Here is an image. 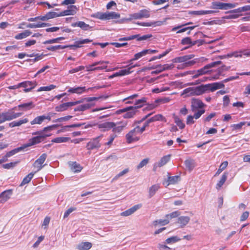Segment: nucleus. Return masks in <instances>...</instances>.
Wrapping results in <instances>:
<instances>
[{"label": "nucleus", "instance_id": "49", "mask_svg": "<svg viewBox=\"0 0 250 250\" xmlns=\"http://www.w3.org/2000/svg\"><path fill=\"white\" fill-rule=\"evenodd\" d=\"M182 95H186V96H194L193 87L185 89L183 90Z\"/></svg>", "mask_w": 250, "mask_h": 250}, {"label": "nucleus", "instance_id": "31", "mask_svg": "<svg viewBox=\"0 0 250 250\" xmlns=\"http://www.w3.org/2000/svg\"><path fill=\"white\" fill-rule=\"evenodd\" d=\"M228 175V172H225L223 173L220 180L216 184V188L217 189H220V188L222 187L227 179Z\"/></svg>", "mask_w": 250, "mask_h": 250}, {"label": "nucleus", "instance_id": "58", "mask_svg": "<svg viewBox=\"0 0 250 250\" xmlns=\"http://www.w3.org/2000/svg\"><path fill=\"white\" fill-rule=\"evenodd\" d=\"M179 215V212L178 211H175L174 212H172L171 213L168 214L166 215V218H167V219H168L169 221L173 218H175L177 216H178Z\"/></svg>", "mask_w": 250, "mask_h": 250}, {"label": "nucleus", "instance_id": "61", "mask_svg": "<svg viewBox=\"0 0 250 250\" xmlns=\"http://www.w3.org/2000/svg\"><path fill=\"white\" fill-rule=\"evenodd\" d=\"M76 210V208L75 207H71L69 208H68L67 210H66L64 213L63 218H66L73 211H75Z\"/></svg>", "mask_w": 250, "mask_h": 250}, {"label": "nucleus", "instance_id": "41", "mask_svg": "<svg viewBox=\"0 0 250 250\" xmlns=\"http://www.w3.org/2000/svg\"><path fill=\"white\" fill-rule=\"evenodd\" d=\"M24 148H25L23 145L22 146H21V147L14 149L9 151L8 152H7L6 154V157H10L14 155L16 153L20 152V151L23 150Z\"/></svg>", "mask_w": 250, "mask_h": 250}, {"label": "nucleus", "instance_id": "4", "mask_svg": "<svg viewBox=\"0 0 250 250\" xmlns=\"http://www.w3.org/2000/svg\"><path fill=\"white\" fill-rule=\"evenodd\" d=\"M50 136V134H42L29 139L28 143L23 145L24 148L31 146L42 142L45 138Z\"/></svg>", "mask_w": 250, "mask_h": 250}, {"label": "nucleus", "instance_id": "38", "mask_svg": "<svg viewBox=\"0 0 250 250\" xmlns=\"http://www.w3.org/2000/svg\"><path fill=\"white\" fill-rule=\"evenodd\" d=\"M212 8L216 9L226 10L225 3L221 2H213L212 3Z\"/></svg>", "mask_w": 250, "mask_h": 250}, {"label": "nucleus", "instance_id": "19", "mask_svg": "<svg viewBox=\"0 0 250 250\" xmlns=\"http://www.w3.org/2000/svg\"><path fill=\"white\" fill-rule=\"evenodd\" d=\"M87 91L85 86H77L70 87L68 89V92L70 93H76L77 94H81Z\"/></svg>", "mask_w": 250, "mask_h": 250}, {"label": "nucleus", "instance_id": "60", "mask_svg": "<svg viewBox=\"0 0 250 250\" xmlns=\"http://www.w3.org/2000/svg\"><path fill=\"white\" fill-rule=\"evenodd\" d=\"M205 112V110L204 109H199L197 112H195L193 115V117L195 119H199L202 114Z\"/></svg>", "mask_w": 250, "mask_h": 250}, {"label": "nucleus", "instance_id": "9", "mask_svg": "<svg viewBox=\"0 0 250 250\" xmlns=\"http://www.w3.org/2000/svg\"><path fill=\"white\" fill-rule=\"evenodd\" d=\"M82 102L78 101L63 103L55 107V109L57 112H62L66 110L69 107L76 105L80 104Z\"/></svg>", "mask_w": 250, "mask_h": 250}, {"label": "nucleus", "instance_id": "50", "mask_svg": "<svg viewBox=\"0 0 250 250\" xmlns=\"http://www.w3.org/2000/svg\"><path fill=\"white\" fill-rule=\"evenodd\" d=\"M146 55L145 50H144L142 51L139 52L138 53H136L134 55V58L130 60H129V62H131L133 61H136L141 58L142 57L145 56Z\"/></svg>", "mask_w": 250, "mask_h": 250}, {"label": "nucleus", "instance_id": "64", "mask_svg": "<svg viewBox=\"0 0 250 250\" xmlns=\"http://www.w3.org/2000/svg\"><path fill=\"white\" fill-rule=\"evenodd\" d=\"M238 28L241 32L250 31V26H249L241 25Z\"/></svg>", "mask_w": 250, "mask_h": 250}, {"label": "nucleus", "instance_id": "34", "mask_svg": "<svg viewBox=\"0 0 250 250\" xmlns=\"http://www.w3.org/2000/svg\"><path fill=\"white\" fill-rule=\"evenodd\" d=\"M49 25L48 23L39 22L37 23H29L27 25L26 27L30 28H36L48 26Z\"/></svg>", "mask_w": 250, "mask_h": 250}, {"label": "nucleus", "instance_id": "29", "mask_svg": "<svg viewBox=\"0 0 250 250\" xmlns=\"http://www.w3.org/2000/svg\"><path fill=\"white\" fill-rule=\"evenodd\" d=\"M72 26H78L84 30H88L90 28L89 24H86L84 22L80 21L72 24Z\"/></svg>", "mask_w": 250, "mask_h": 250}, {"label": "nucleus", "instance_id": "63", "mask_svg": "<svg viewBox=\"0 0 250 250\" xmlns=\"http://www.w3.org/2000/svg\"><path fill=\"white\" fill-rule=\"evenodd\" d=\"M152 37L151 35L147 34L145 35L142 36H140L139 34V37L136 38L137 40L138 41L146 40Z\"/></svg>", "mask_w": 250, "mask_h": 250}, {"label": "nucleus", "instance_id": "10", "mask_svg": "<svg viewBox=\"0 0 250 250\" xmlns=\"http://www.w3.org/2000/svg\"><path fill=\"white\" fill-rule=\"evenodd\" d=\"M127 125V121H122L116 123H114V126L112 128V131L114 133L113 134L116 135V134L121 133Z\"/></svg>", "mask_w": 250, "mask_h": 250}, {"label": "nucleus", "instance_id": "45", "mask_svg": "<svg viewBox=\"0 0 250 250\" xmlns=\"http://www.w3.org/2000/svg\"><path fill=\"white\" fill-rule=\"evenodd\" d=\"M228 162L227 161L223 162L220 166L218 170L215 174V176L219 175L221 172L224 170L228 166Z\"/></svg>", "mask_w": 250, "mask_h": 250}, {"label": "nucleus", "instance_id": "28", "mask_svg": "<svg viewBox=\"0 0 250 250\" xmlns=\"http://www.w3.org/2000/svg\"><path fill=\"white\" fill-rule=\"evenodd\" d=\"M172 118L174 119V123L179 127L180 129H183L185 128V124L183 123V120L180 119L178 116L176 115L175 114H173L172 115Z\"/></svg>", "mask_w": 250, "mask_h": 250}, {"label": "nucleus", "instance_id": "17", "mask_svg": "<svg viewBox=\"0 0 250 250\" xmlns=\"http://www.w3.org/2000/svg\"><path fill=\"white\" fill-rule=\"evenodd\" d=\"M92 42L88 39H83L79 41H76L74 44L67 45V47H69L71 49H74V48H80L83 46V44L89 43Z\"/></svg>", "mask_w": 250, "mask_h": 250}, {"label": "nucleus", "instance_id": "18", "mask_svg": "<svg viewBox=\"0 0 250 250\" xmlns=\"http://www.w3.org/2000/svg\"><path fill=\"white\" fill-rule=\"evenodd\" d=\"M77 8L75 5H71L67 7V9L61 12L62 16L67 15H74L77 12Z\"/></svg>", "mask_w": 250, "mask_h": 250}, {"label": "nucleus", "instance_id": "40", "mask_svg": "<svg viewBox=\"0 0 250 250\" xmlns=\"http://www.w3.org/2000/svg\"><path fill=\"white\" fill-rule=\"evenodd\" d=\"M250 11V5H246V6H243L242 7H239L237 9L228 12V13H240V12H242L243 11Z\"/></svg>", "mask_w": 250, "mask_h": 250}, {"label": "nucleus", "instance_id": "14", "mask_svg": "<svg viewBox=\"0 0 250 250\" xmlns=\"http://www.w3.org/2000/svg\"><path fill=\"white\" fill-rule=\"evenodd\" d=\"M114 126V123L106 122L97 124V126L102 131H106L111 129Z\"/></svg>", "mask_w": 250, "mask_h": 250}, {"label": "nucleus", "instance_id": "11", "mask_svg": "<svg viewBox=\"0 0 250 250\" xmlns=\"http://www.w3.org/2000/svg\"><path fill=\"white\" fill-rule=\"evenodd\" d=\"M191 109L192 112H195L197 109H202L205 104L198 99L193 98L191 102Z\"/></svg>", "mask_w": 250, "mask_h": 250}, {"label": "nucleus", "instance_id": "46", "mask_svg": "<svg viewBox=\"0 0 250 250\" xmlns=\"http://www.w3.org/2000/svg\"><path fill=\"white\" fill-rule=\"evenodd\" d=\"M43 115L39 116L36 117L33 121L30 122L31 125H33L35 124L41 125L43 121Z\"/></svg>", "mask_w": 250, "mask_h": 250}, {"label": "nucleus", "instance_id": "1", "mask_svg": "<svg viewBox=\"0 0 250 250\" xmlns=\"http://www.w3.org/2000/svg\"><path fill=\"white\" fill-rule=\"evenodd\" d=\"M225 85L222 83H214L206 84H202L198 86L193 87L194 95L199 96L208 91L213 92L217 89L224 88Z\"/></svg>", "mask_w": 250, "mask_h": 250}, {"label": "nucleus", "instance_id": "2", "mask_svg": "<svg viewBox=\"0 0 250 250\" xmlns=\"http://www.w3.org/2000/svg\"><path fill=\"white\" fill-rule=\"evenodd\" d=\"M142 133L139 129V126H136L126 134L125 137L126 142L128 144L135 142L139 140V135Z\"/></svg>", "mask_w": 250, "mask_h": 250}, {"label": "nucleus", "instance_id": "8", "mask_svg": "<svg viewBox=\"0 0 250 250\" xmlns=\"http://www.w3.org/2000/svg\"><path fill=\"white\" fill-rule=\"evenodd\" d=\"M4 121H11L13 119H16L22 114V113H15L13 111V109H9L8 111L2 113Z\"/></svg>", "mask_w": 250, "mask_h": 250}, {"label": "nucleus", "instance_id": "32", "mask_svg": "<svg viewBox=\"0 0 250 250\" xmlns=\"http://www.w3.org/2000/svg\"><path fill=\"white\" fill-rule=\"evenodd\" d=\"M159 188L160 185L159 184H155L151 186L148 190L149 197L151 198L153 197Z\"/></svg>", "mask_w": 250, "mask_h": 250}, {"label": "nucleus", "instance_id": "15", "mask_svg": "<svg viewBox=\"0 0 250 250\" xmlns=\"http://www.w3.org/2000/svg\"><path fill=\"white\" fill-rule=\"evenodd\" d=\"M12 194V190H6L0 194V203L3 204L7 201Z\"/></svg>", "mask_w": 250, "mask_h": 250}, {"label": "nucleus", "instance_id": "5", "mask_svg": "<svg viewBox=\"0 0 250 250\" xmlns=\"http://www.w3.org/2000/svg\"><path fill=\"white\" fill-rule=\"evenodd\" d=\"M221 62V61H220L212 62L206 65L203 67L198 69V72H199L201 76L210 74L212 72V70L210 69L217 65L220 64Z\"/></svg>", "mask_w": 250, "mask_h": 250}, {"label": "nucleus", "instance_id": "56", "mask_svg": "<svg viewBox=\"0 0 250 250\" xmlns=\"http://www.w3.org/2000/svg\"><path fill=\"white\" fill-rule=\"evenodd\" d=\"M72 118V116L68 115L65 117H61L53 121V123L62 122L68 121Z\"/></svg>", "mask_w": 250, "mask_h": 250}, {"label": "nucleus", "instance_id": "7", "mask_svg": "<svg viewBox=\"0 0 250 250\" xmlns=\"http://www.w3.org/2000/svg\"><path fill=\"white\" fill-rule=\"evenodd\" d=\"M47 154L46 153H43L38 159L35 161L33 165V167L36 169L35 173L39 171L44 167L45 164L43 165V163L45 162Z\"/></svg>", "mask_w": 250, "mask_h": 250}, {"label": "nucleus", "instance_id": "3", "mask_svg": "<svg viewBox=\"0 0 250 250\" xmlns=\"http://www.w3.org/2000/svg\"><path fill=\"white\" fill-rule=\"evenodd\" d=\"M150 17L149 11L146 9H143L139 11L138 13H134L130 15V18L126 19H123L120 21V23L123 22L124 21H131L133 19H141L142 18H147Z\"/></svg>", "mask_w": 250, "mask_h": 250}, {"label": "nucleus", "instance_id": "57", "mask_svg": "<svg viewBox=\"0 0 250 250\" xmlns=\"http://www.w3.org/2000/svg\"><path fill=\"white\" fill-rule=\"evenodd\" d=\"M46 14L48 20L54 18L62 16L61 15V12L58 14L55 12H49Z\"/></svg>", "mask_w": 250, "mask_h": 250}, {"label": "nucleus", "instance_id": "35", "mask_svg": "<svg viewBox=\"0 0 250 250\" xmlns=\"http://www.w3.org/2000/svg\"><path fill=\"white\" fill-rule=\"evenodd\" d=\"M184 164L185 165L186 168L189 171H191L195 167L194 161L191 159H188L186 160L185 161Z\"/></svg>", "mask_w": 250, "mask_h": 250}, {"label": "nucleus", "instance_id": "39", "mask_svg": "<svg viewBox=\"0 0 250 250\" xmlns=\"http://www.w3.org/2000/svg\"><path fill=\"white\" fill-rule=\"evenodd\" d=\"M35 173L34 172H31L29 174H28L25 177L23 178L22 181L20 184V186H23V185L29 183L31 181V179L33 178Z\"/></svg>", "mask_w": 250, "mask_h": 250}, {"label": "nucleus", "instance_id": "33", "mask_svg": "<svg viewBox=\"0 0 250 250\" xmlns=\"http://www.w3.org/2000/svg\"><path fill=\"white\" fill-rule=\"evenodd\" d=\"M32 32L29 30H24L23 32L17 34L15 36L16 40H21L29 36Z\"/></svg>", "mask_w": 250, "mask_h": 250}, {"label": "nucleus", "instance_id": "26", "mask_svg": "<svg viewBox=\"0 0 250 250\" xmlns=\"http://www.w3.org/2000/svg\"><path fill=\"white\" fill-rule=\"evenodd\" d=\"M28 122L27 118H24L19 121H13L9 124V126L10 127H14L15 126H19L22 124H26Z\"/></svg>", "mask_w": 250, "mask_h": 250}, {"label": "nucleus", "instance_id": "16", "mask_svg": "<svg viewBox=\"0 0 250 250\" xmlns=\"http://www.w3.org/2000/svg\"><path fill=\"white\" fill-rule=\"evenodd\" d=\"M142 207V204L136 205L131 208L122 212L121 215L122 216H128L134 213L136 210L140 209Z\"/></svg>", "mask_w": 250, "mask_h": 250}, {"label": "nucleus", "instance_id": "21", "mask_svg": "<svg viewBox=\"0 0 250 250\" xmlns=\"http://www.w3.org/2000/svg\"><path fill=\"white\" fill-rule=\"evenodd\" d=\"M20 87H23L25 88L24 90L25 92H29L35 86V83L29 81H26L20 83Z\"/></svg>", "mask_w": 250, "mask_h": 250}, {"label": "nucleus", "instance_id": "13", "mask_svg": "<svg viewBox=\"0 0 250 250\" xmlns=\"http://www.w3.org/2000/svg\"><path fill=\"white\" fill-rule=\"evenodd\" d=\"M171 155L170 154L163 156L158 163H155L153 166V170L155 171L158 167H162L170 161Z\"/></svg>", "mask_w": 250, "mask_h": 250}, {"label": "nucleus", "instance_id": "23", "mask_svg": "<svg viewBox=\"0 0 250 250\" xmlns=\"http://www.w3.org/2000/svg\"><path fill=\"white\" fill-rule=\"evenodd\" d=\"M189 217L182 216L178 218L177 223L180 225L181 228H183L189 223Z\"/></svg>", "mask_w": 250, "mask_h": 250}, {"label": "nucleus", "instance_id": "25", "mask_svg": "<svg viewBox=\"0 0 250 250\" xmlns=\"http://www.w3.org/2000/svg\"><path fill=\"white\" fill-rule=\"evenodd\" d=\"M69 166L71 170L74 172H79L83 169V167L81 166V165L78 164L76 162H69Z\"/></svg>", "mask_w": 250, "mask_h": 250}, {"label": "nucleus", "instance_id": "24", "mask_svg": "<svg viewBox=\"0 0 250 250\" xmlns=\"http://www.w3.org/2000/svg\"><path fill=\"white\" fill-rule=\"evenodd\" d=\"M131 72H132V71H129V70L123 69V70H120L119 72H116V73H114L113 74L109 76L108 78H109V79H112L116 77L123 76L129 74Z\"/></svg>", "mask_w": 250, "mask_h": 250}, {"label": "nucleus", "instance_id": "42", "mask_svg": "<svg viewBox=\"0 0 250 250\" xmlns=\"http://www.w3.org/2000/svg\"><path fill=\"white\" fill-rule=\"evenodd\" d=\"M91 107V105L89 104H83L80 105L79 106L76 107L74 109L75 111H85Z\"/></svg>", "mask_w": 250, "mask_h": 250}, {"label": "nucleus", "instance_id": "20", "mask_svg": "<svg viewBox=\"0 0 250 250\" xmlns=\"http://www.w3.org/2000/svg\"><path fill=\"white\" fill-rule=\"evenodd\" d=\"M194 57V55L192 54H190L188 55H185L183 56L178 57L174 58L173 60L174 62H186L187 61L191 59Z\"/></svg>", "mask_w": 250, "mask_h": 250}, {"label": "nucleus", "instance_id": "59", "mask_svg": "<svg viewBox=\"0 0 250 250\" xmlns=\"http://www.w3.org/2000/svg\"><path fill=\"white\" fill-rule=\"evenodd\" d=\"M18 163V162H11L3 165L2 167L5 169H10L15 167Z\"/></svg>", "mask_w": 250, "mask_h": 250}, {"label": "nucleus", "instance_id": "22", "mask_svg": "<svg viewBox=\"0 0 250 250\" xmlns=\"http://www.w3.org/2000/svg\"><path fill=\"white\" fill-rule=\"evenodd\" d=\"M34 107V105L33 104V103L32 102L24 103L18 105L19 109L22 110L23 111L29 110L32 109Z\"/></svg>", "mask_w": 250, "mask_h": 250}, {"label": "nucleus", "instance_id": "30", "mask_svg": "<svg viewBox=\"0 0 250 250\" xmlns=\"http://www.w3.org/2000/svg\"><path fill=\"white\" fill-rule=\"evenodd\" d=\"M147 102V98L143 97L140 99L136 100L133 107H135V109L137 110L138 108L142 107Z\"/></svg>", "mask_w": 250, "mask_h": 250}, {"label": "nucleus", "instance_id": "52", "mask_svg": "<svg viewBox=\"0 0 250 250\" xmlns=\"http://www.w3.org/2000/svg\"><path fill=\"white\" fill-rule=\"evenodd\" d=\"M139 96L138 94H135L131 96H130L124 99V101L125 102V104H132L133 103V100Z\"/></svg>", "mask_w": 250, "mask_h": 250}, {"label": "nucleus", "instance_id": "47", "mask_svg": "<svg viewBox=\"0 0 250 250\" xmlns=\"http://www.w3.org/2000/svg\"><path fill=\"white\" fill-rule=\"evenodd\" d=\"M66 48H67V46H66V45L62 46V45H55V46H48L46 48V49L49 51H55L57 50L62 49H64Z\"/></svg>", "mask_w": 250, "mask_h": 250}, {"label": "nucleus", "instance_id": "36", "mask_svg": "<svg viewBox=\"0 0 250 250\" xmlns=\"http://www.w3.org/2000/svg\"><path fill=\"white\" fill-rule=\"evenodd\" d=\"M180 180V177L179 176H169L168 177L167 182V186L171 184H175Z\"/></svg>", "mask_w": 250, "mask_h": 250}, {"label": "nucleus", "instance_id": "51", "mask_svg": "<svg viewBox=\"0 0 250 250\" xmlns=\"http://www.w3.org/2000/svg\"><path fill=\"white\" fill-rule=\"evenodd\" d=\"M181 240L177 236H173L168 238L166 240V243L167 244L174 243Z\"/></svg>", "mask_w": 250, "mask_h": 250}, {"label": "nucleus", "instance_id": "62", "mask_svg": "<svg viewBox=\"0 0 250 250\" xmlns=\"http://www.w3.org/2000/svg\"><path fill=\"white\" fill-rule=\"evenodd\" d=\"M148 159L146 158L143 160L137 166V169H140L145 166H146L148 162Z\"/></svg>", "mask_w": 250, "mask_h": 250}, {"label": "nucleus", "instance_id": "37", "mask_svg": "<svg viewBox=\"0 0 250 250\" xmlns=\"http://www.w3.org/2000/svg\"><path fill=\"white\" fill-rule=\"evenodd\" d=\"M120 17V14L115 12H106V20L117 19Z\"/></svg>", "mask_w": 250, "mask_h": 250}, {"label": "nucleus", "instance_id": "6", "mask_svg": "<svg viewBox=\"0 0 250 250\" xmlns=\"http://www.w3.org/2000/svg\"><path fill=\"white\" fill-rule=\"evenodd\" d=\"M103 137V135H100L96 138H93L87 143L86 145V148L88 150H92L94 149H98L101 147V144L100 142Z\"/></svg>", "mask_w": 250, "mask_h": 250}, {"label": "nucleus", "instance_id": "53", "mask_svg": "<svg viewBox=\"0 0 250 250\" xmlns=\"http://www.w3.org/2000/svg\"><path fill=\"white\" fill-rule=\"evenodd\" d=\"M174 67L173 64H165L164 65L159 64L156 66V68L162 67V70L165 71L167 70H171Z\"/></svg>", "mask_w": 250, "mask_h": 250}, {"label": "nucleus", "instance_id": "44", "mask_svg": "<svg viewBox=\"0 0 250 250\" xmlns=\"http://www.w3.org/2000/svg\"><path fill=\"white\" fill-rule=\"evenodd\" d=\"M181 43L183 45H194L196 43V41L192 42L189 37H186L182 39Z\"/></svg>", "mask_w": 250, "mask_h": 250}, {"label": "nucleus", "instance_id": "54", "mask_svg": "<svg viewBox=\"0 0 250 250\" xmlns=\"http://www.w3.org/2000/svg\"><path fill=\"white\" fill-rule=\"evenodd\" d=\"M225 67H226L225 66H223L221 68H220L218 69V72L216 75H215L214 76H210V80L213 81V80H216L219 79L220 76L222 74V71L225 69L224 68Z\"/></svg>", "mask_w": 250, "mask_h": 250}, {"label": "nucleus", "instance_id": "48", "mask_svg": "<svg viewBox=\"0 0 250 250\" xmlns=\"http://www.w3.org/2000/svg\"><path fill=\"white\" fill-rule=\"evenodd\" d=\"M65 38L64 37H58V38H56V39H51V40H47V41L44 42H43V43L44 44H51V43H57V42H60V41L63 40Z\"/></svg>", "mask_w": 250, "mask_h": 250}, {"label": "nucleus", "instance_id": "27", "mask_svg": "<svg viewBox=\"0 0 250 250\" xmlns=\"http://www.w3.org/2000/svg\"><path fill=\"white\" fill-rule=\"evenodd\" d=\"M92 244L88 242H82L77 246L79 250H88L92 247Z\"/></svg>", "mask_w": 250, "mask_h": 250}, {"label": "nucleus", "instance_id": "43", "mask_svg": "<svg viewBox=\"0 0 250 250\" xmlns=\"http://www.w3.org/2000/svg\"><path fill=\"white\" fill-rule=\"evenodd\" d=\"M70 139L68 137H59L52 140L51 142L55 143H61L66 142Z\"/></svg>", "mask_w": 250, "mask_h": 250}, {"label": "nucleus", "instance_id": "12", "mask_svg": "<svg viewBox=\"0 0 250 250\" xmlns=\"http://www.w3.org/2000/svg\"><path fill=\"white\" fill-rule=\"evenodd\" d=\"M121 111L125 112L123 115L124 118L125 119L132 118L137 111L135 109V107H133L132 106L124 108Z\"/></svg>", "mask_w": 250, "mask_h": 250}, {"label": "nucleus", "instance_id": "55", "mask_svg": "<svg viewBox=\"0 0 250 250\" xmlns=\"http://www.w3.org/2000/svg\"><path fill=\"white\" fill-rule=\"evenodd\" d=\"M150 121L151 122H155L157 121H164L165 120L166 121L165 118L161 114H157L153 117L150 118Z\"/></svg>", "mask_w": 250, "mask_h": 250}]
</instances>
